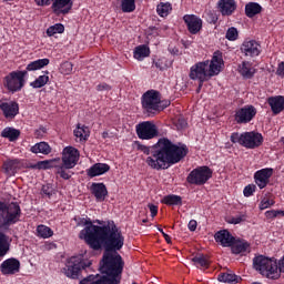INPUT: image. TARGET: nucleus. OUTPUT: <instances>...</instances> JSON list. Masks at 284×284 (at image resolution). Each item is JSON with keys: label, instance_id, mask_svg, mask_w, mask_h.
<instances>
[{"label": "nucleus", "instance_id": "a878e982", "mask_svg": "<svg viewBox=\"0 0 284 284\" xmlns=\"http://www.w3.org/2000/svg\"><path fill=\"white\" fill-rule=\"evenodd\" d=\"M30 152L33 154H44L48 155L52 152V148L48 142H39L31 146Z\"/></svg>", "mask_w": 284, "mask_h": 284}, {"label": "nucleus", "instance_id": "37998d69", "mask_svg": "<svg viewBox=\"0 0 284 284\" xmlns=\"http://www.w3.org/2000/svg\"><path fill=\"white\" fill-rule=\"evenodd\" d=\"M48 81H50V77L48 75H40L33 82L30 83L31 88L39 89L43 88L44 85L48 84Z\"/></svg>", "mask_w": 284, "mask_h": 284}, {"label": "nucleus", "instance_id": "de8ad7c7", "mask_svg": "<svg viewBox=\"0 0 284 284\" xmlns=\"http://www.w3.org/2000/svg\"><path fill=\"white\" fill-rule=\"evenodd\" d=\"M72 62L65 61L60 65V72L61 74H71L72 73Z\"/></svg>", "mask_w": 284, "mask_h": 284}, {"label": "nucleus", "instance_id": "f8f14e48", "mask_svg": "<svg viewBox=\"0 0 284 284\" xmlns=\"http://www.w3.org/2000/svg\"><path fill=\"white\" fill-rule=\"evenodd\" d=\"M79 150L73 146H65L62 151V165L65 170H72L79 163Z\"/></svg>", "mask_w": 284, "mask_h": 284}, {"label": "nucleus", "instance_id": "b1692460", "mask_svg": "<svg viewBox=\"0 0 284 284\" xmlns=\"http://www.w3.org/2000/svg\"><path fill=\"white\" fill-rule=\"evenodd\" d=\"M268 105L271 106L273 114H281L284 110V97L276 95L268 98Z\"/></svg>", "mask_w": 284, "mask_h": 284}, {"label": "nucleus", "instance_id": "052dcab7", "mask_svg": "<svg viewBox=\"0 0 284 284\" xmlns=\"http://www.w3.org/2000/svg\"><path fill=\"white\" fill-rule=\"evenodd\" d=\"M197 225H199V223L196 222V220H191L189 222V230H190V232H196Z\"/></svg>", "mask_w": 284, "mask_h": 284}, {"label": "nucleus", "instance_id": "9b49d317", "mask_svg": "<svg viewBox=\"0 0 284 284\" xmlns=\"http://www.w3.org/2000/svg\"><path fill=\"white\" fill-rule=\"evenodd\" d=\"M210 61H203V62H197L195 63L193 67H191V71H190V79H192V81H201L202 83H205V81H210V75L209 71H207V65H209Z\"/></svg>", "mask_w": 284, "mask_h": 284}, {"label": "nucleus", "instance_id": "f3484780", "mask_svg": "<svg viewBox=\"0 0 284 284\" xmlns=\"http://www.w3.org/2000/svg\"><path fill=\"white\" fill-rule=\"evenodd\" d=\"M261 44L255 40L244 41L241 45V52L245 54V57H258L261 54Z\"/></svg>", "mask_w": 284, "mask_h": 284}, {"label": "nucleus", "instance_id": "c756f323", "mask_svg": "<svg viewBox=\"0 0 284 284\" xmlns=\"http://www.w3.org/2000/svg\"><path fill=\"white\" fill-rule=\"evenodd\" d=\"M250 247V242L235 240V243L231 246L232 254H243L244 252H247V248Z\"/></svg>", "mask_w": 284, "mask_h": 284}, {"label": "nucleus", "instance_id": "774afa93", "mask_svg": "<svg viewBox=\"0 0 284 284\" xmlns=\"http://www.w3.org/2000/svg\"><path fill=\"white\" fill-rule=\"evenodd\" d=\"M28 168H30L31 170H39V166H37V163L30 164Z\"/></svg>", "mask_w": 284, "mask_h": 284}, {"label": "nucleus", "instance_id": "423d86ee", "mask_svg": "<svg viewBox=\"0 0 284 284\" xmlns=\"http://www.w3.org/2000/svg\"><path fill=\"white\" fill-rule=\"evenodd\" d=\"M231 142L240 143V145H243L244 148L254 150V149L261 148V145H263V134L256 133V132H245L242 134L232 133Z\"/></svg>", "mask_w": 284, "mask_h": 284}, {"label": "nucleus", "instance_id": "20e7f679", "mask_svg": "<svg viewBox=\"0 0 284 284\" xmlns=\"http://www.w3.org/2000/svg\"><path fill=\"white\" fill-rule=\"evenodd\" d=\"M141 103L148 116H154V114H159V112H163L165 108L170 106V102H166L165 105H161V92L156 90H149L144 92Z\"/></svg>", "mask_w": 284, "mask_h": 284}, {"label": "nucleus", "instance_id": "f704fd0d", "mask_svg": "<svg viewBox=\"0 0 284 284\" xmlns=\"http://www.w3.org/2000/svg\"><path fill=\"white\" fill-rule=\"evenodd\" d=\"M18 168H19V160H10L3 163V170L8 174V176H12V174H17Z\"/></svg>", "mask_w": 284, "mask_h": 284}, {"label": "nucleus", "instance_id": "603ef678", "mask_svg": "<svg viewBox=\"0 0 284 284\" xmlns=\"http://www.w3.org/2000/svg\"><path fill=\"white\" fill-rule=\"evenodd\" d=\"M271 205H274V200L263 199L260 203V210H267Z\"/></svg>", "mask_w": 284, "mask_h": 284}, {"label": "nucleus", "instance_id": "e433bc0d", "mask_svg": "<svg viewBox=\"0 0 284 284\" xmlns=\"http://www.w3.org/2000/svg\"><path fill=\"white\" fill-rule=\"evenodd\" d=\"M73 134L77 136V139H80V141H88V138L90 136V130H88V126H81V124L78 123L77 130L73 131Z\"/></svg>", "mask_w": 284, "mask_h": 284}, {"label": "nucleus", "instance_id": "f257e3e1", "mask_svg": "<svg viewBox=\"0 0 284 284\" xmlns=\"http://www.w3.org/2000/svg\"><path fill=\"white\" fill-rule=\"evenodd\" d=\"M79 225H85L79 234L81 241H84L94 252L104 248L99 266V272L102 275H89L83 277L80 284H121V274H123V267H125V262L119 254V250L125 243L123 233L114 222H112V225L99 226L94 225L92 220L81 219Z\"/></svg>", "mask_w": 284, "mask_h": 284}, {"label": "nucleus", "instance_id": "0eeeda50", "mask_svg": "<svg viewBox=\"0 0 284 284\" xmlns=\"http://www.w3.org/2000/svg\"><path fill=\"white\" fill-rule=\"evenodd\" d=\"M90 265H92V262L85 263L83 255H77L68 261L67 267H64L63 271L68 278L79 280L81 278V272H83L85 267H90Z\"/></svg>", "mask_w": 284, "mask_h": 284}, {"label": "nucleus", "instance_id": "79ce46f5", "mask_svg": "<svg viewBox=\"0 0 284 284\" xmlns=\"http://www.w3.org/2000/svg\"><path fill=\"white\" fill-rule=\"evenodd\" d=\"M37 232H38V236H40L41 239H50V236H52L54 234L52 229H50L43 224L38 225Z\"/></svg>", "mask_w": 284, "mask_h": 284}, {"label": "nucleus", "instance_id": "8fccbe9b", "mask_svg": "<svg viewBox=\"0 0 284 284\" xmlns=\"http://www.w3.org/2000/svg\"><path fill=\"white\" fill-rule=\"evenodd\" d=\"M256 192V186L254 184H248L244 187L243 194L244 196H252Z\"/></svg>", "mask_w": 284, "mask_h": 284}, {"label": "nucleus", "instance_id": "c9c22d12", "mask_svg": "<svg viewBox=\"0 0 284 284\" xmlns=\"http://www.w3.org/2000/svg\"><path fill=\"white\" fill-rule=\"evenodd\" d=\"M161 203H164V205H183V197L181 195H165Z\"/></svg>", "mask_w": 284, "mask_h": 284}, {"label": "nucleus", "instance_id": "49530a36", "mask_svg": "<svg viewBox=\"0 0 284 284\" xmlns=\"http://www.w3.org/2000/svg\"><path fill=\"white\" fill-rule=\"evenodd\" d=\"M57 174H60L61 179H64V181H70V179H72V175H70L68 172H65V166H63V164L61 165H57Z\"/></svg>", "mask_w": 284, "mask_h": 284}, {"label": "nucleus", "instance_id": "4c0bfd02", "mask_svg": "<svg viewBox=\"0 0 284 284\" xmlns=\"http://www.w3.org/2000/svg\"><path fill=\"white\" fill-rule=\"evenodd\" d=\"M217 281H220V283H239L241 276L232 273H221Z\"/></svg>", "mask_w": 284, "mask_h": 284}, {"label": "nucleus", "instance_id": "13d9d810", "mask_svg": "<svg viewBox=\"0 0 284 284\" xmlns=\"http://www.w3.org/2000/svg\"><path fill=\"white\" fill-rule=\"evenodd\" d=\"M110 90H112V87H110V84L108 83H102L97 87L98 92H103V91L110 92Z\"/></svg>", "mask_w": 284, "mask_h": 284}, {"label": "nucleus", "instance_id": "2f4dec72", "mask_svg": "<svg viewBox=\"0 0 284 284\" xmlns=\"http://www.w3.org/2000/svg\"><path fill=\"white\" fill-rule=\"evenodd\" d=\"M133 57L138 61H143V59H145V57H150V48L145 44L136 47L133 52Z\"/></svg>", "mask_w": 284, "mask_h": 284}, {"label": "nucleus", "instance_id": "2eb2a0df", "mask_svg": "<svg viewBox=\"0 0 284 284\" xmlns=\"http://www.w3.org/2000/svg\"><path fill=\"white\" fill-rule=\"evenodd\" d=\"M274 174V169H262L254 174L255 183L263 190V187H267V183H270V179Z\"/></svg>", "mask_w": 284, "mask_h": 284}, {"label": "nucleus", "instance_id": "09e8293b", "mask_svg": "<svg viewBox=\"0 0 284 284\" xmlns=\"http://www.w3.org/2000/svg\"><path fill=\"white\" fill-rule=\"evenodd\" d=\"M211 63H217L220 65H223V53L221 51H215L213 53Z\"/></svg>", "mask_w": 284, "mask_h": 284}, {"label": "nucleus", "instance_id": "bf43d9fd", "mask_svg": "<svg viewBox=\"0 0 284 284\" xmlns=\"http://www.w3.org/2000/svg\"><path fill=\"white\" fill-rule=\"evenodd\" d=\"M265 214L267 219H276V216L281 214V211L272 210V211H267Z\"/></svg>", "mask_w": 284, "mask_h": 284}, {"label": "nucleus", "instance_id": "58836bf2", "mask_svg": "<svg viewBox=\"0 0 284 284\" xmlns=\"http://www.w3.org/2000/svg\"><path fill=\"white\" fill-rule=\"evenodd\" d=\"M156 12L160 17H168L172 12V4L170 2H161L156 7Z\"/></svg>", "mask_w": 284, "mask_h": 284}, {"label": "nucleus", "instance_id": "a19ab883", "mask_svg": "<svg viewBox=\"0 0 284 284\" xmlns=\"http://www.w3.org/2000/svg\"><path fill=\"white\" fill-rule=\"evenodd\" d=\"M122 12H134L136 10V0H121Z\"/></svg>", "mask_w": 284, "mask_h": 284}, {"label": "nucleus", "instance_id": "72a5a7b5", "mask_svg": "<svg viewBox=\"0 0 284 284\" xmlns=\"http://www.w3.org/2000/svg\"><path fill=\"white\" fill-rule=\"evenodd\" d=\"M59 161H61V158L39 161L37 162L36 168H38V170H50L52 168H57V163H59Z\"/></svg>", "mask_w": 284, "mask_h": 284}, {"label": "nucleus", "instance_id": "ddd939ff", "mask_svg": "<svg viewBox=\"0 0 284 284\" xmlns=\"http://www.w3.org/2000/svg\"><path fill=\"white\" fill-rule=\"evenodd\" d=\"M256 116V108L246 105L235 112L236 123H250Z\"/></svg>", "mask_w": 284, "mask_h": 284}, {"label": "nucleus", "instance_id": "393cba45", "mask_svg": "<svg viewBox=\"0 0 284 284\" xmlns=\"http://www.w3.org/2000/svg\"><path fill=\"white\" fill-rule=\"evenodd\" d=\"M191 263L195 267H201L202 270H207L210 267V257L203 253H196L192 258Z\"/></svg>", "mask_w": 284, "mask_h": 284}, {"label": "nucleus", "instance_id": "bb28decb", "mask_svg": "<svg viewBox=\"0 0 284 284\" xmlns=\"http://www.w3.org/2000/svg\"><path fill=\"white\" fill-rule=\"evenodd\" d=\"M262 11L263 7H261V4L257 2H248L245 6V14L248 17V19L256 17V14H261Z\"/></svg>", "mask_w": 284, "mask_h": 284}, {"label": "nucleus", "instance_id": "5fc2aeb1", "mask_svg": "<svg viewBox=\"0 0 284 284\" xmlns=\"http://www.w3.org/2000/svg\"><path fill=\"white\" fill-rule=\"evenodd\" d=\"M148 207H149V210L151 212L152 219H154V216H156V214H159V206H156V205H154L152 203H149Z\"/></svg>", "mask_w": 284, "mask_h": 284}, {"label": "nucleus", "instance_id": "39448f33", "mask_svg": "<svg viewBox=\"0 0 284 284\" xmlns=\"http://www.w3.org/2000/svg\"><path fill=\"white\" fill-rule=\"evenodd\" d=\"M253 267L256 272H260L262 276H266V278H272L274 281L281 277L276 260L266 257L265 255L255 256L253 258Z\"/></svg>", "mask_w": 284, "mask_h": 284}, {"label": "nucleus", "instance_id": "7c9ffc66", "mask_svg": "<svg viewBox=\"0 0 284 284\" xmlns=\"http://www.w3.org/2000/svg\"><path fill=\"white\" fill-rule=\"evenodd\" d=\"M254 72H255V70L252 69V63H250L247 61L242 62V64L240 65V74L244 79H253Z\"/></svg>", "mask_w": 284, "mask_h": 284}, {"label": "nucleus", "instance_id": "e2e57ef3", "mask_svg": "<svg viewBox=\"0 0 284 284\" xmlns=\"http://www.w3.org/2000/svg\"><path fill=\"white\" fill-rule=\"evenodd\" d=\"M34 1H36L37 6L43 7V6H50V3H52V1H54V0H34Z\"/></svg>", "mask_w": 284, "mask_h": 284}, {"label": "nucleus", "instance_id": "338daca9", "mask_svg": "<svg viewBox=\"0 0 284 284\" xmlns=\"http://www.w3.org/2000/svg\"><path fill=\"white\" fill-rule=\"evenodd\" d=\"M162 236L165 239V241H166V243H168L169 245L172 244V239L170 237V235H168L166 233H163Z\"/></svg>", "mask_w": 284, "mask_h": 284}, {"label": "nucleus", "instance_id": "4468645a", "mask_svg": "<svg viewBox=\"0 0 284 284\" xmlns=\"http://www.w3.org/2000/svg\"><path fill=\"white\" fill-rule=\"evenodd\" d=\"M183 21L186 23L190 34H199L203 29V20L199 16L185 14Z\"/></svg>", "mask_w": 284, "mask_h": 284}, {"label": "nucleus", "instance_id": "5701e85b", "mask_svg": "<svg viewBox=\"0 0 284 284\" xmlns=\"http://www.w3.org/2000/svg\"><path fill=\"white\" fill-rule=\"evenodd\" d=\"M217 6L223 17H230L236 10V1L234 0H220Z\"/></svg>", "mask_w": 284, "mask_h": 284}, {"label": "nucleus", "instance_id": "4be33fe9", "mask_svg": "<svg viewBox=\"0 0 284 284\" xmlns=\"http://www.w3.org/2000/svg\"><path fill=\"white\" fill-rule=\"evenodd\" d=\"M110 170V165L105 163H95L90 169L87 170V175L90 179H94V176H102V174H106Z\"/></svg>", "mask_w": 284, "mask_h": 284}, {"label": "nucleus", "instance_id": "6e6d98bb", "mask_svg": "<svg viewBox=\"0 0 284 284\" xmlns=\"http://www.w3.org/2000/svg\"><path fill=\"white\" fill-rule=\"evenodd\" d=\"M45 132H48V129H45V126H40L39 130H36L34 135L37 139H43Z\"/></svg>", "mask_w": 284, "mask_h": 284}, {"label": "nucleus", "instance_id": "412c9836", "mask_svg": "<svg viewBox=\"0 0 284 284\" xmlns=\"http://www.w3.org/2000/svg\"><path fill=\"white\" fill-rule=\"evenodd\" d=\"M91 194L95 197V201L103 202L105 201V196H108V186L103 183H92L91 184Z\"/></svg>", "mask_w": 284, "mask_h": 284}, {"label": "nucleus", "instance_id": "9d476101", "mask_svg": "<svg viewBox=\"0 0 284 284\" xmlns=\"http://www.w3.org/2000/svg\"><path fill=\"white\" fill-rule=\"evenodd\" d=\"M135 132L142 141H150L159 136V128L152 121L140 122L135 126Z\"/></svg>", "mask_w": 284, "mask_h": 284}, {"label": "nucleus", "instance_id": "aec40b11", "mask_svg": "<svg viewBox=\"0 0 284 284\" xmlns=\"http://www.w3.org/2000/svg\"><path fill=\"white\" fill-rule=\"evenodd\" d=\"M0 110L3 113L4 119H14L17 114H19V103L11 102H1L0 101Z\"/></svg>", "mask_w": 284, "mask_h": 284}, {"label": "nucleus", "instance_id": "cd10ccee", "mask_svg": "<svg viewBox=\"0 0 284 284\" xmlns=\"http://www.w3.org/2000/svg\"><path fill=\"white\" fill-rule=\"evenodd\" d=\"M10 252V237L0 231V258Z\"/></svg>", "mask_w": 284, "mask_h": 284}, {"label": "nucleus", "instance_id": "f03ea898", "mask_svg": "<svg viewBox=\"0 0 284 284\" xmlns=\"http://www.w3.org/2000/svg\"><path fill=\"white\" fill-rule=\"evenodd\" d=\"M138 150L143 154L150 155L146 158V164L152 170H169L171 165L181 163L187 156L190 150L183 143L175 144L168 138H161L152 146H145L140 142H135Z\"/></svg>", "mask_w": 284, "mask_h": 284}, {"label": "nucleus", "instance_id": "6ab92c4d", "mask_svg": "<svg viewBox=\"0 0 284 284\" xmlns=\"http://www.w3.org/2000/svg\"><path fill=\"white\" fill-rule=\"evenodd\" d=\"M21 270V262L19 260L11 257L2 262L0 265V271L2 274L8 275V274H17Z\"/></svg>", "mask_w": 284, "mask_h": 284}, {"label": "nucleus", "instance_id": "dca6fc26", "mask_svg": "<svg viewBox=\"0 0 284 284\" xmlns=\"http://www.w3.org/2000/svg\"><path fill=\"white\" fill-rule=\"evenodd\" d=\"M216 243H220L222 247H231L236 243V237L227 230L217 231L214 235Z\"/></svg>", "mask_w": 284, "mask_h": 284}, {"label": "nucleus", "instance_id": "3c124183", "mask_svg": "<svg viewBox=\"0 0 284 284\" xmlns=\"http://www.w3.org/2000/svg\"><path fill=\"white\" fill-rule=\"evenodd\" d=\"M243 221H245V215H239L227 220V223H230L231 225H239V223H243Z\"/></svg>", "mask_w": 284, "mask_h": 284}, {"label": "nucleus", "instance_id": "6e6552de", "mask_svg": "<svg viewBox=\"0 0 284 284\" xmlns=\"http://www.w3.org/2000/svg\"><path fill=\"white\" fill-rule=\"evenodd\" d=\"M26 77L28 71H12L4 78V85L9 92H19L26 85Z\"/></svg>", "mask_w": 284, "mask_h": 284}, {"label": "nucleus", "instance_id": "a18cd8bd", "mask_svg": "<svg viewBox=\"0 0 284 284\" xmlns=\"http://www.w3.org/2000/svg\"><path fill=\"white\" fill-rule=\"evenodd\" d=\"M225 39H227V41H236V39H239V30L235 27L229 28Z\"/></svg>", "mask_w": 284, "mask_h": 284}, {"label": "nucleus", "instance_id": "4d7b16f0", "mask_svg": "<svg viewBox=\"0 0 284 284\" xmlns=\"http://www.w3.org/2000/svg\"><path fill=\"white\" fill-rule=\"evenodd\" d=\"M42 194H44L45 196H48L50 199V196H52V186L47 184L42 186Z\"/></svg>", "mask_w": 284, "mask_h": 284}, {"label": "nucleus", "instance_id": "1a4fd4ad", "mask_svg": "<svg viewBox=\"0 0 284 284\" xmlns=\"http://www.w3.org/2000/svg\"><path fill=\"white\" fill-rule=\"evenodd\" d=\"M210 179H212V169L210 166H199L190 172L186 181L191 185H205V182Z\"/></svg>", "mask_w": 284, "mask_h": 284}, {"label": "nucleus", "instance_id": "69168bd1", "mask_svg": "<svg viewBox=\"0 0 284 284\" xmlns=\"http://www.w3.org/2000/svg\"><path fill=\"white\" fill-rule=\"evenodd\" d=\"M277 270H280L278 274H281V273L284 274V255H283V258L280 260V262H278Z\"/></svg>", "mask_w": 284, "mask_h": 284}, {"label": "nucleus", "instance_id": "680f3d73", "mask_svg": "<svg viewBox=\"0 0 284 284\" xmlns=\"http://www.w3.org/2000/svg\"><path fill=\"white\" fill-rule=\"evenodd\" d=\"M276 74H277V77H284V62H281L278 64V68L276 70Z\"/></svg>", "mask_w": 284, "mask_h": 284}, {"label": "nucleus", "instance_id": "473e14b6", "mask_svg": "<svg viewBox=\"0 0 284 284\" xmlns=\"http://www.w3.org/2000/svg\"><path fill=\"white\" fill-rule=\"evenodd\" d=\"M45 65H50V59H39L27 65V71L32 72L34 70H41V68H45Z\"/></svg>", "mask_w": 284, "mask_h": 284}, {"label": "nucleus", "instance_id": "ea45409f", "mask_svg": "<svg viewBox=\"0 0 284 284\" xmlns=\"http://www.w3.org/2000/svg\"><path fill=\"white\" fill-rule=\"evenodd\" d=\"M65 27L62 23H55L47 29L48 37H54V34H63Z\"/></svg>", "mask_w": 284, "mask_h": 284}, {"label": "nucleus", "instance_id": "0e129e2a", "mask_svg": "<svg viewBox=\"0 0 284 284\" xmlns=\"http://www.w3.org/2000/svg\"><path fill=\"white\" fill-rule=\"evenodd\" d=\"M154 63H155V68H156L158 70H161V71L165 70V63H163L162 60H158V61L154 62Z\"/></svg>", "mask_w": 284, "mask_h": 284}, {"label": "nucleus", "instance_id": "c03bdc74", "mask_svg": "<svg viewBox=\"0 0 284 284\" xmlns=\"http://www.w3.org/2000/svg\"><path fill=\"white\" fill-rule=\"evenodd\" d=\"M221 65L222 64L209 62V65H207L209 79H212V77H214L215 74H219V72H221Z\"/></svg>", "mask_w": 284, "mask_h": 284}, {"label": "nucleus", "instance_id": "864d4df0", "mask_svg": "<svg viewBox=\"0 0 284 284\" xmlns=\"http://www.w3.org/2000/svg\"><path fill=\"white\" fill-rule=\"evenodd\" d=\"M178 130H184V128H187V121H185L184 118H179L175 123Z\"/></svg>", "mask_w": 284, "mask_h": 284}, {"label": "nucleus", "instance_id": "a211bd4d", "mask_svg": "<svg viewBox=\"0 0 284 284\" xmlns=\"http://www.w3.org/2000/svg\"><path fill=\"white\" fill-rule=\"evenodd\" d=\"M72 0H53L51 9L59 17V14H68L72 10Z\"/></svg>", "mask_w": 284, "mask_h": 284}, {"label": "nucleus", "instance_id": "7ed1b4c3", "mask_svg": "<svg viewBox=\"0 0 284 284\" xmlns=\"http://www.w3.org/2000/svg\"><path fill=\"white\" fill-rule=\"evenodd\" d=\"M21 219V206L19 203L11 202L10 204L0 201V230H10L11 225L19 223Z\"/></svg>", "mask_w": 284, "mask_h": 284}, {"label": "nucleus", "instance_id": "c85d7f7f", "mask_svg": "<svg viewBox=\"0 0 284 284\" xmlns=\"http://www.w3.org/2000/svg\"><path fill=\"white\" fill-rule=\"evenodd\" d=\"M1 136L3 139H8L11 142H14L19 139V136H21V131L11 126L6 128L2 132H1Z\"/></svg>", "mask_w": 284, "mask_h": 284}]
</instances>
